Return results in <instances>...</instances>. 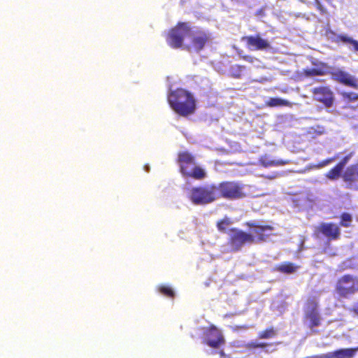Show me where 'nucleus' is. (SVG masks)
I'll return each mask as SVG.
<instances>
[{"label":"nucleus","mask_w":358,"mask_h":358,"mask_svg":"<svg viewBox=\"0 0 358 358\" xmlns=\"http://www.w3.org/2000/svg\"><path fill=\"white\" fill-rule=\"evenodd\" d=\"M191 32V26L187 22H178L166 34L167 44L173 49L183 48L185 36Z\"/></svg>","instance_id":"6"},{"label":"nucleus","mask_w":358,"mask_h":358,"mask_svg":"<svg viewBox=\"0 0 358 358\" xmlns=\"http://www.w3.org/2000/svg\"><path fill=\"white\" fill-rule=\"evenodd\" d=\"M242 59L246 62L250 63H253L255 60V58L250 55H243L242 56Z\"/></svg>","instance_id":"32"},{"label":"nucleus","mask_w":358,"mask_h":358,"mask_svg":"<svg viewBox=\"0 0 358 358\" xmlns=\"http://www.w3.org/2000/svg\"><path fill=\"white\" fill-rule=\"evenodd\" d=\"M230 224V221L228 219H223L217 222V227L221 232L226 231V227Z\"/></svg>","instance_id":"28"},{"label":"nucleus","mask_w":358,"mask_h":358,"mask_svg":"<svg viewBox=\"0 0 358 358\" xmlns=\"http://www.w3.org/2000/svg\"><path fill=\"white\" fill-rule=\"evenodd\" d=\"M270 344L266 343H257V342H251L249 344V346L252 348H263L267 345H269Z\"/></svg>","instance_id":"30"},{"label":"nucleus","mask_w":358,"mask_h":358,"mask_svg":"<svg viewBox=\"0 0 358 358\" xmlns=\"http://www.w3.org/2000/svg\"><path fill=\"white\" fill-rule=\"evenodd\" d=\"M177 163L180 173L185 178L203 180L207 177L206 169L200 165L195 156L188 151L178 153Z\"/></svg>","instance_id":"1"},{"label":"nucleus","mask_w":358,"mask_h":358,"mask_svg":"<svg viewBox=\"0 0 358 358\" xmlns=\"http://www.w3.org/2000/svg\"><path fill=\"white\" fill-rule=\"evenodd\" d=\"M261 164L264 167L273 166H282L285 165L287 162L283 160H261Z\"/></svg>","instance_id":"26"},{"label":"nucleus","mask_w":358,"mask_h":358,"mask_svg":"<svg viewBox=\"0 0 358 358\" xmlns=\"http://www.w3.org/2000/svg\"><path fill=\"white\" fill-rule=\"evenodd\" d=\"M250 228L248 232L250 237L251 244L262 243L267 241L272 236L274 227L269 224H262L258 222L250 221L245 223Z\"/></svg>","instance_id":"7"},{"label":"nucleus","mask_w":358,"mask_h":358,"mask_svg":"<svg viewBox=\"0 0 358 358\" xmlns=\"http://www.w3.org/2000/svg\"><path fill=\"white\" fill-rule=\"evenodd\" d=\"M236 69L238 70V72L237 73V74H235L234 76L236 78H240L241 76L242 71L244 70L245 67L244 66L237 65Z\"/></svg>","instance_id":"33"},{"label":"nucleus","mask_w":358,"mask_h":358,"mask_svg":"<svg viewBox=\"0 0 358 358\" xmlns=\"http://www.w3.org/2000/svg\"><path fill=\"white\" fill-rule=\"evenodd\" d=\"M342 171L343 169L336 164L325 174V177L331 180H337L340 176L342 177Z\"/></svg>","instance_id":"21"},{"label":"nucleus","mask_w":358,"mask_h":358,"mask_svg":"<svg viewBox=\"0 0 358 358\" xmlns=\"http://www.w3.org/2000/svg\"><path fill=\"white\" fill-rule=\"evenodd\" d=\"M347 188L358 190V163L348 166L342 174Z\"/></svg>","instance_id":"15"},{"label":"nucleus","mask_w":358,"mask_h":358,"mask_svg":"<svg viewBox=\"0 0 358 358\" xmlns=\"http://www.w3.org/2000/svg\"><path fill=\"white\" fill-rule=\"evenodd\" d=\"M340 226L343 227H349L352 222V217L348 213H343L340 216Z\"/></svg>","instance_id":"23"},{"label":"nucleus","mask_w":358,"mask_h":358,"mask_svg":"<svg viewBox=\"0 0 358 358\" xmlns=\"http://www.w3.org/2000/svg\"><path fill=\"white\" fill-rule=\"evenodd\" d=\"M194 205H206L217 200L215 184H207L192 187L188 194Z\"/></svg>","instance_id":"5"},{"label":"nucleus","mask_w":358,"mask_h":358,"mask_svg":"<svg viewBox=\"0 0 358 358\" xmlns=\"http://www.w3.org/2000/svg\"><path fill=\"white\" fill-rule=\"evenodd\" d=\"M217 200L224 199L229 201L238 200L247 196L245 185L238 181H222L215 185Z\"/></svg>","instance_id":"3"},{"label":"nucleus","mask_w":358,"mask_h":358,"mask_svg":"<svg viewBox=\"0 0 358 358\" xmlns=\"http://www.w3.org/2000/svg\"><path fill=\"white\" fill-rule=\"evenodd\" d=\"M188 36L189 43L184 45V49L189 52H200L206 46L210 45L213 39L210 31L201 27H194V29L191 27V32Z\"/></svg>","instance_id":"4"},{"label":"nucleus","mask_w":358,"mask_h":358,"mask_svg":"<svg viewBox=\"0 0 358 358\" xmlns=\"http://www.w3.org/2000/svg\"><path fill=\"white\" fill-rule=\"evenodd\" d=\"M322 234L329 241H334L340 238L341 229L339 226L334 222H322L317 227L315 234Z\"/></svg>","instance_id":"14"},{"label":"nucleus","mask_w":358,"mask_h":358,"mask_svg":"<svg viewBox=\"0 0 358 358\" xmlns=\"http://www.w3.org/2000/svg\"><path fill=\"white\" fill-rule=\"evenodd\" d=\"M204 336L203 343L212 348H218L225 343L222 332L215 325L209 326L204 331Z\"/></svg>","instance_id":"13"},{"label":"nucleus","mask_w":358,"mask_h":358,"mask_svg":"<svg viewBox=\"0 0 358 358\" xmlns=\"http://www.w3.org/2000/svg\"><path fill=\"white\" fill-rule=\"evenodd\" d=\"M329 74L334 81L353 89H358V79L350 73L341 69H334L329 71Z\"/></svg>","instance_id":"11"},{"label":"nucleus","mask_w":358,"mask_h":358,"mask_svg":"<svg viewBox=\"0 0 358 358\" xmlns=\"http://www.w3.org/2000/svg\"><path fill=\"white\" fill-rule=\"evenodd\" d=\"M358 348H344L335 350L331 352L323 354L320 358H352Z\"/></svg>","instance_id":"17"},{"label":"nucleus","mask_w":358,"mask_h":358,"mask_svg":"<svg viewBox=\"0 0 358 358\" xmlns=\"http://www.w3.org/2000/svg\"><path fill=\"white\" fill-rule=\"evenodd\" d=\"M168 102L171 108L179 115L187 117L196 110V101L190 92L178 88L169 93Z\"/></svg>","instance_id":"2"},{"label":"nucleus","mask_w":358,"mask_h":358,"mask_svg":"<svg viewBox=\"0 0 358 358\" xmlns=\"http://www.w3.org/2000/svg\"><path fill=\"white\" fill-rule=\"evenodd\" d=\"M303 320L312 334L319 333V331L315 328L321 324L322 318L318 310L317 302L314 299H309L306 301Z\"/></svg>","instance_id":"9"},{"label":"nucleus","mask_w":358,"mask_h":358,"mask_svg":"<svg viewBox=\"0 0 358 358\" xmlns=\"http://www.w3.org/2000/svg\"><path fill=\"white\" fill-rule=\"evenodd\" d=\"M228 238V245L232 252H238L241 250L245 244L251 245L250 237L248 232L238 228H231L229 229Z\"/></svg>","instance_id":"10"},{"label":"nucleus","mask_w":358,"mask_h":358,"mask_svg":"<svg viewBox=\"0 0 358 358\" xmlns=\"http://www.w3.org/2000/svg\"><path fill=\"white\" fill-rule=\"evenodd\" d=\"M352 40V38L348 36L347 35L340 34L336 36V42H343L345 43H350Z\"/></svg>","instance_id":"29"},{"label":"nucleus","mask_w":358,"mask_h":358,"mask_svg":"<svg viewBox=\"0 0 358 358\" xmlns=\"http://www.w3.org/2000/svg\"><path fill=\"white\" fill-rule=\"evenodd\" d=\"M350 44L353 46L355 51L358 52V41L352 38Z\"/></svg>","instance_id":"34"},{"label":"nucleus","mask_w":358,"mask_h":358,"mask_svg":"<svg viewBox=\"0 0 358 358\" xmlns=\"http://www.w3.org/2000/svg\"><path fill=\"white\" fill-rule=\"evenodd\" d=\"M266 106L268 107L276 106H288L292 107V103L286 99H282L278 97L270 98L266 102Z\"/></svg>","instance_id":"20"},{"label":"nucleus","mask_w":358,"mask_h":358,"mask_svg":"<svg viewBox=\"0 0 358 358\" xmlns=\"http://www.w3.org/2000/svg\"><path fill=\"white\" fill-rule=\"evenodd\" d=\"M248 48L252 50H264L271 48L269 41L262 38L260 34L245 36L242 37Z\"/></svg>","instance_id":"16"},{"label":"nucleus","mask_w":358,"mask_h":358,"mask_svg":"<svg viewBox=\"0 0 358 358\" xmlns=\"http://www.w3.org/2000/svg\"><path fill=\"white\" fill-rule=\"evenodd\" d=\"M352 311L357 315H358V302L353 306Z\"/></svg>","instance_id":"35"},{"label":"nucleus","mask_w":358,"mask_h":358,"mask_svg":"<svg viewBox=\"0 0 358 358\" xmlns=\"http://www.w3.org/2000/svg\"><path fill=\"white\" fill-rule=\"evenodd\" d=\"M341 94L345 101L353 102L358 101V93L354 92H343Z\"/></svg>","instance_id":"25"},{"label":"nucleus","mask_w":358,"mask_h":358,"mask_svg":"<svg viewBox=\"0 0 358 358\" xmlns=\"http://www.w3.org/2000/svg\"><path fill=\"white\" fill-rule=\"evenodd\" d=\"M335 292L340 297L349 298L358 292V278L350 274L342 275L336 281Z\"/></svg>","instance_id":"8"},{"label":"nucleus","mask_w":358,"mask_h":358,"mask_svg":"<svg viewBox=\"0 0 358 358\" xmlns=\"http://www.w3.org/2000/svg\"><path fill=\"white\" fill-rule=\"evenodd\" d=\"M354 155V151L349 152L347 155L343 157L342 159L338 163H337V164L343 169L344 166L348 163V162L352 159V157Z\"/></svg>","instance_id":"27"},{"label":"nucleus","mask_w":358,"mask_h":358,"mask_svg":"<svg viewBox=\"0 0 358 358\" xmlns=\"http://www.w3.org/2000/svg\"><path fill=\"white\" fill-rule=\"evenodd\" d=\"M276 335V331L273 327H268L258 334V338L260 339H268L273 338Z\"/></svg>","instance_id":"22"},{"label":"nucleus","mask_w":358,"mask_h":358,"mask_svg":"<svg viewBox=\"0 0 358 358\" xmlns=\"http://www.w3.org/2000/svg\"><path fill=\"white\" fill-rule=\"evenodd\" d=\"M158 291L164 296L169 298H173L175 296V292L173 289L167 285H161L158 287Z\"/></svg>","instance_id":"24"},{"label":"nucleus","mask_w":358,"mask_h":358,"mask_svg":"<svg viewBox=\"0 0 358 358\" xmlns=\"http://www.w3.org/2000/svg\"><path fill=\"white\" fill-rule=\"evenodd\" d=\"M299 266L296 265L292 262H285L275 266L274 271L289 275L295 273L299 268Z\"/></svg>","instance_id":"19"},{"label":"nucleus","mask_w":358,"mask_h":358,"mask_svg":"<svg viewBox=\"0 0 358 358\" xmlns=\"http://www.w3.org/2000/svg\"><path fill=\"white\" fill-rule=\"evenodd\" d=\"M335 159H336V157L326 159L323 160L322 162H321L320 166H327V165L331 164V162H333Z\"/></svg>","instance_id":"31"},{"label":"nucleus","mask_w":358,"mask_h":358,"mask_svg":"<svg viewBox=\"0 0 358 358\" xmlns=\"http://www.w3.org/2000/svg\"><path fill=\"white\" fill-rule=\"evenodd\" d=\"M313 99L330 108L334 102V94L329 86H319L311 90Z\"/></svg>","instance_id":"12"},{"label":"nucleus","mask_w":358,"mask_h":358,"mask_svg":"<svg viewBox=\"0 0 358 358\" xmlns=\"http://www.w3.org/2000/svg\"><path fill=\"white\" fill-rule=\"evenodd\" d=\"M329 68L327 64L321 62L317 68L303 69L301 76L306 78L324 76L329 74Z\"/></svg>","instance_id":"18"}]
</instances>
